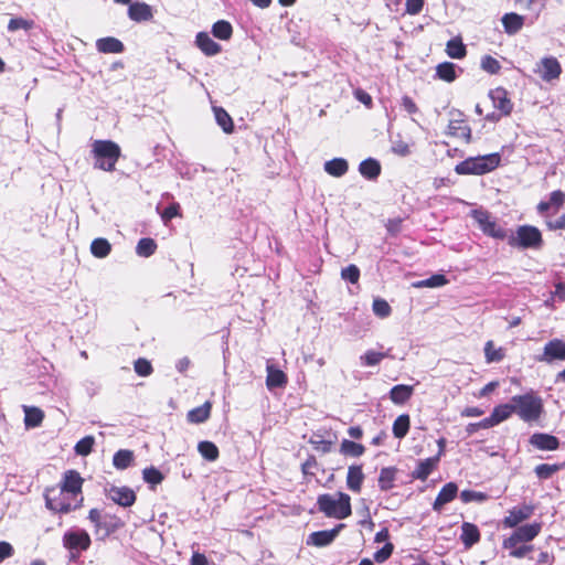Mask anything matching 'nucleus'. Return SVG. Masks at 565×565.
<instances>
[{
	"label": "nucleus",
	"mask_w": 565,
	"mask_h": 565,
	"mask_svg": "<svg viewBox=\"0 0 565 565\" xmlns=\"http://www.w3.org/2000/svg\"><path fill=\"white\" fill-rule=\"evenodd\" d=\"M460 499L465 503H469V502L482 503L488 500V494L484 492L475 491V490H463L460 493Z\"/></svg>",
	"instance_id": "nucleus-47"
},
{
	"label": "nucleus",
	"mask_w": 565,
	"mask_h": 565,
	"mask_svg": "<svg viewBox=\"0 0 565 565\" xmlns=\"http://www.w3.org/2000/svg\"><path fill=\"white\" fill-rule=\"evenodd\" d=\"M157 248V244L152 238H141L136 247V253L141 257L151 256Z\"/></svg>",
	"instance_id": "nucleus-43"
},
{
	"label": "nucleus",
	"mask_w": 565,
	"mask_h": 565,
	"mask_svg": "<svg viewBox=\"0 0 565 565\" xmlns=\"http://www.w3.org/2000/svg\"><path fill=\"white\" fill-rule=\"evenodd\" d=\"M111 246L105 238H95L90 245V252L95 257L104 258L110 253Z\"/></svg>",
	"instance_id": "nucleus-40"
},
{
	"label": "nucleus",
	"mask_w": 565,
	"mask_h": 565,
	"mask_svg": "<svg viewBox=\"0 0 565 565\" xmlns=\"http://www.w3.org/2000/svg\"><path fill=\"white\" fill-rule=\"evenodd\" d=\"M490 98L493 107L501 110L502 115L508 116L512 111V103L508 98V93L503 88H495L490 92Z\"/></svg>",
	"instance_id": "nucleus-17"
},
{
	"label": "nucleus",
	"mask_w": 565,
	"mask_h": 565,
	"mask_svg": "<svg viewBox=\"0 0 565 565\" xmlns=\"http://www.w3.org/2000/svg\"><path fill=\"white\" fill-rule=\"evenodd\" d=\"M512 403L514 413L524 422L536 420L542 413V399L532 394L514 396Z\"/></svg>",
	"instance_id": "nucleus-5"
},
{
	"label": "nucleus",
	"mask_w": 565,
	"mask_h": 565,
	"mask_svg": "<svg viewBox=\"0 0 565 565\" xmlns=\"http://www.w3.org/2000/svg\"><path fill=\"white\" fill-rule=\"evenodd\" d=\"M457 492L458 487L456 483L448 482L447 484H445L439 491L437 498L435 499L433 509L435 511H440L446 503L452 501L456 498Z\"/></svg>",
	"instance_id": "nucleus-21"
},
{
	"label": "nucleus",
	"mask_w": 565,
	"mask_h": 565,
	"mask_svg": "<svg viewBox=\"0 0 565 565\" xmlns=\"http://www.w3.org/2000/svg\"><path fill=\"white\" fill-rule=\"evenodd\" d=\"M211 407V403L205 402L203 405L191 409L188 413V420L194 424L204 423L210 417Z\"/></svg>",
	"instance_id": "nucleus-31"
},
{
	"label": "nucleus",
	"mask_w": 565,
	"mask_h": 565,
	"mask_svg": "<svg viewBox=\"0 0 565 565\" xmlns=\"http://www.w3.org/2000/svg\"><path fill=\"white\" fill-rule=\"evenodd\" d=\"M134 461V452L131 450L121 449L118 450L113 458V465L115 468L122 470L128 468Z\"/></svg>",
	"instance_id": "nucleus-36"
},
{
	"label": "nucleus",
	"mask_w": 565,
	"mask_h": 565,
	"mask_svg": "<svg viewBox=\"0 0 565 565\" xmlns=\"http://www.w3.org/2000/svg\"><path fill=\"white\" fill-rule=\"evenodd\" d=\"M143 480L152 486H157L162 482L163 475L154 467L146 468L142 471Z\"/></svg>",
	"instance_id": "nucleus-49"
},
{
	"label": "nucleus",
	"mask_w": 565,
	"mask_h": 565,
	"mask_svg": "<svg viewBox=\"0 0 565 565\" xmlns=\"http://www.w3.org/2000/svg\"><path fill=\"white\" fill-rule=\"evenodd\" d=\"M437 75L440 79L452 82L456 78L455 65L449 62L441 63L436 68Z\"/></svg>",
	"instance_id": "nucleus-45"
},
{
	"label": "nucleus",
	"mask_w": 565,
	"mask_h": 565,
	"mask_svg": "<svg viewBox=\"0 0 565 565\" xmlns=\"http://www.w3.org/2000/svg\"><path fill=\"white\" fill-rule=\"evenodd\" d=\"M512 413H514L513 403L497 406L491 415L495 419L497 424H500L501 422L508 419Z\"/></svg>",
	"instance_id": "nucleus-46"
},
{
	"label": "nucleus",
	"mask_w": 565,
	"mask_h": 565,
	"mask_svg": "<svg viewBox=\"0 0 565 565\" xmlns=\"http://www.w3.org/2000/svg\"><path fill=\"white\" fill-rule=\"evenodd\" d=\"M396 477V469L393 467H386L381 469L379 477V487L382 491H387L394 487Z\"/></svg>",
	"instance_id": "nucleus-32"
},
{
	"label": "nucleus",
	"mask_w": 565,
	"mask_h": 565,
	"mask_svg": "<svg viewBox=\"0 0 565 565\" xmlns=\"http://www.w3.org/2000/svg\"><path fill=\"white\" fill-rule=\"evenodd\" d=\"M447 54L452 58H462L466 55V46L459 39H451L446 45Z\"/></svg>",
	"instance_id": "nucleus-41"
},
{
	"label": "nucleus",
	"mask_w": 565,
	"mask_h": 565,
	"mask_svg": "<svg viewBox=\"0 0 565 565\" xmlns=\"http://www.w3.org/2000/svg\"><path fill=\"white\" fill-rule=\"evenodd\" d=\"M448 280L445 275L436 274L427 279L414 282L413 286L415 288H436L445 286Z\"/></svg>",
	"instance_id": "nucleus-39"
},
{
	"label": "nucleus",
	"mask_w": 565,
	"mask_h": 565,
	"mask_svg": "<svg viewBox=\"0 0 565 565\" xmlns=\"http://www.w3.org/2000/svg\"><path fill=\"white\" fill-rule=\"evenodd\" d=\"M341 452L352 457H360L364 452V446L348 439L341 443Z\"/></svg>",
	"instance_id": "nucleus-44"
},
{
	"label": "nucleus",
	"mask_w": 565,
	"mask_h": 565,
	"mask_svg": "<svg viewBox=\"0 0 565 565\" xmlns=\"http://www.w3.org/2000/svg\"><path fill=\"white\" fill-rule=\"evenodd\" d=\"M502 24H503L504 31L508 34L512 35V34L518 33L522 29V26L524 24V18L514 12L505 13L502 17Z\"/></svg>",
	"instance_id": "nucleus-25"
},
{
	"label": "nucleus",
	"mask_w": 565,
	"mask_h": 565,
	"mask_svg": "<svg viewBox=\"0 0 565 565\" xmlns=\"http://www.w3.org/2000/svg\"><path fill=\"white\" fill-rule=\"evenodd\" d=\"M539 360L548 363L554 360H565V342L559 339L547 342L543 355Z\"/></svg>",
	"instance_id": "nucleus-13"
},
{
	"label": "nucleus",
	"mask_w": 565,
	"mask_h": 565,
	"mask_svg": "<svg viewBox=\"0 0 565 565\" xmlns=\"http://www.w3.org/2000/svg\"><path fill=\"white\" fill-rule=\"evenodd\" d=\"M409 416L407 414L399 415L393 423V435L399 439L404 438L409 430Z\"/></svg>",
	"instance_id": "nucleus-35"
},
{
	"label": "nucleus",
	"mask_w": 565,
	"mask_h": 565,
	"mask_svg": "<svg viewBox=\"0 0 565 565\" xmlns=\"http://www.w3.org/2000/svg\"><path fill=\"white\" fill-rule=\"evenodd\" d=\"M501 163V154L493 152L484 156L470 157L455 167L458 174L482 175L495 170Z\"/></svg>",
	"instance_id": "nucleus-1"
},
{
	"label": "nucleus",
	"mask_w": 565,
	"mask_h": 565,
	"mask_svg": "<svg viewBox=\"0 0 565 565\" xmlns=\"http://www.w3.org/2000/svg\"><path fill=\"white\" fill-rule=\"evenodd\" d=\"M128 17L136 22L149 21L152 19L151 7L145 2L130 3L128 8Z\"/></svg>",
	"instance_id": "nucleus-20"
},
{
	"label": "nucleus",
	"mask_w": 565,
	"mask_h": 565,
	"mask_svg": "<svg viewBox=\"0 0 565 565\" xmlns=\"http://www.w3.org/2000/svg\"><path fill=\"white\" fill-rule=\"evenodd\" d=\"M424 6V0H406V12L411 15L418 14Z\"/></svg>",
	"instance_id": "nucleus-59"
},
{
	"label": "nucleus",
	"mask_w": 565,
	"mask_h": 565,
	"mask_svg": "<svg viewBox=\"0 0 565 565\" xmlns=\"http://www.w3.org/2000/svg\"><path fill=\"white\" fill-rule=\"evenodd\" d=\"M83 503V497L79 499L67 495L66 492L57 487H53L45 492V505L47 509L56 513H68Z\"/></svg>",
	"instance_id": "nucleus-4"
},
{
	"label": "nucleus",
	"mask_w": 565,
	"mask_h": 565,
	"mask_svg": "<svg viewBox=\"0 0 565 565\" xmlns=\"http://www.w3.org/2000/svg\"><path fill=\"white\" fill-rule=\"evenodd\" d=\"M108 497L119 505L130 507L136 501L134 490L128 487H111L108 490Z\"/></svg>",
	"instance_id": "nucleus-15"
},
{
	"label": "nucleus",
	"mask_w": 565,
	"mask_h": 565,
	"mask_svg": "<svg viewBox=\"0 0 565 565\" xmlns=\"http://www.w3.org/2000/svg\"><path fill=\"white\" fill-rule=\"evenodd\" d=\"M385 356L386 353L369 350L360 358V360L364 365L374 366L377 365Z\"/></svg>",
	"instance_id": "nucleus-48"
},
{
	"label": "nucleus",
	"mask_w": 565,
	"mask_h": 565,
	"mask_svg": "<svg viewBox=\"0 0 565 565\" xmlns=\"http://www.w3.org/2000/svg\"><path fill=\"white\" fill-rule=\"evenodd\" d=\"M481 68L490 74H497L501 66L498 60L490 55H486L481 58Z\"/></svg>",
	"instance_id": "nucleus-54"
},
{
	"label": "nucleus",
	"mask_w": 565,
	"mask_h": 565,
	"mask_svg": "<svg viewBox=\"0 0 565 565\" xmlns=\"http://www.w3.org/2000/svg\"><path fill=\"white\" fill-rule=\"evenodd\" d=\"M216 122L222 127L224 132L230 134L233 131L234 125L231 116L220 107L214 108Z\"/></svg>",
	"instance_id": "nucleus-42"
},
{
	"label": "nucleus",
	"mask_w": 565,
	"mask_h": 565,
	"mask_svg": "<svg viewBox=\"0 0 565 565\" xmlns=\"http://www.w3.org/2000/svg\"><path fill=\"white\" fill-rule=\"evenodd\" d=\"M33 26V22L30 20H25L23 18H13L9 21L8 30L10 32H15L18 30H30Z\"/></svg>",
	"instance_id": "nucleus-53"
},
{
	"label": "nucleus",
	"mask_w": 565,
	"mask_h": 565,
	"mask_svg": "<svg viewBox=\"0 0 565 565\" xmlns=\"http://www.w3.org/2000/svg\"><path fill=\"white\" fill-rule=\"evenodd\" d=\"M439 461V456L427 458L418 462L416 469L413 471L412 477L419 480H426L433 472Z\"/></svg>",
	"instance_id": "nucleus-22"
},
{
	"label": "nucleus",
	"mask_w": 565,
	"mask_h": 565,
	"mask_svg": "<svg viewBox=\"0 0 565 565\" xmlns=\"http://www.w3.org/2000/svg\"><path fill=\"white\" fill-rule=\"evenodd\" d=\"M94 443H95V439L93 436H86V437L82 438L75 445V452L81 456H87L88 454H90Z\"/></svg>",
	"instance_id": "nucleus-50"
},
{
	"label": "nucleus",
	"mask_w": 565,
	"mask_h": 565,
	"mask_svg": "<svg viewBox=\"0 0 565 565\" xmlns=\"http://www.w3.org/2000/svg\"><path fill=\"white\" fill-rule=\"evenodd\" d=\"M457 117H452L448 125L449 134L463 139L467 143L471 141V129L468 125H466L465 120L461 118L462 114L457 111Z\"/></svg>",
	"instance_id": "nucleus-14"
},
{
	"label": "nucleus",
	"mask_w": 565,
	"mask_h": 565,
	"mask_svg": "<svg viewBox=\"0 0 565 565\" xmlns=\"http://www.w3.org/2000/svg\"><path fill=\"white\" fill-rule=\"evenodd\" d=\"M195 44L206 56H214L221 52V45L207 32H199L195 36Z\"/></svg>",
	"instance_id": "nucleus-16"
},
{
	"label": "nucleus",
	"mask_w": 565,
	"mask_h": 565,
	"mask_svg": "<svg viewBox=\"0 0 565 565\" xmlns=\"http://www.w3.org/2000/svg\"><path fill=\"white\" fill-rule=\"evenodd\" d=\"M541 242V232L536 227L530 225L520 226L516 230L515 235H512L509 238V244L511 246H519L522 248L537 247Z\"/></svg>",
	"instance_id": "nucleus-7"
},
{
	"label": "nucleus",
	"mask_w": 565,
	"mask_h": 565,
	"mask_svg": "<svg viewBox=\"0 0 565 565\" xmlns=\"http://www.w3.org/2000/svg\"><path fill=\"white\" fill-rule=\"evenodd\" d=\"M344 524H338L334 529L313 532L309 535L307 543L315 546L329 545L339 535Z\"/></svg>",
	"instance_id": "nucleus-12"
},
{
	"label": "nucleus",
	"mask_w": 565,
	"mask_h": 565,
	"mask_svg": "<svg viewBox=\"0 0 565 565\" xmlns=\"http://www.w3.org/2000/svg\"><path fill=\"white\" fill-rule=\"evenodd\" d=\"M212 33L216 39L227 41L232 38L233 28L230 22L220 20L213 24Z\"/></svg>",
	"instance_id": "nucleus-33"
},
{
	"label": "nucleus",
	"mask_w": 565,
	"mask_h": 565,
	"mask_svg": "<svg viewBox=\"0 0 565 565\" xmlns=\"http://www.w3.org/2000/svg\"><path fill=\"white\" fill-rule=\"evenodd\" d=\"M341 277L352 284H356L360 278V269L355 265H349L341 270Z\"/></svg>",
	"instance_id": "nucleus-55"
},
{
	"label": "nucleus",
	"mask_w": 565,
	"mask_h": 565,
	"mask_svg": "<svg viewBox=\"0 0 565 565\" xmlns=\"http://www.w3.org/2000/svg\"><path fill=\"white\" fill-rule=\"evenodd\" d=\"M565 200V193L561 190L553 191L550 196V203L556 211L562 206Z\"/></svg>",
	"instance_id": "nucleus-58"
},
{
	"label": "nucleus",
	"mask_w": 565,
	"mask_h": 565,
	"mask_svg": "<svg viewBox=\"0 0 565 565\" xmlns=\"http://www.w3.org/2000/svg\"><path fill=\"white\" fill-rule=\"evenodd\" d=\"M348 168V162L343 158H334L324 163V171L335 178L344 175Z\"/></svg>",
	"instance_id": "nucleus-30"
},
{
	"label": "nucleus",
	"mask_w": 565,
	"mask_h": 565,
	"mask_svg": "<svg viewBox=\"0 0 565 565\" xmlns=\"http://www.w3.org/2000/svg\"><path fill=\"white\" fill-rule=\"evenodd\" d=\"M402 106L408 114H415L418 110L414 100L408 96L403 97Z\"/></svg>",
	"instance_id": "nucleus-64"
},
{
	"label": "nucleus",
	"mask_w": 565,
	"mask_h": 565,
	"mask_svg": "<svg viewBox=\"0 0 565 565\" xmlns=\"http://www.w3.org/2000/svg\"><path fill=\"white\" fill-rule=\"evenodd\" d=\"M198 450L200 455L209 461H215L218 458V448L212 441H200L198 445Z\"/></svg>",
	"instance_id": "nucleus-37"
},
{
	"label": "nucleus",
	"mask_w": 565,
	"mask_h": 565,
	"mask_svg": "<svg viewBox=\"0 0 565 565\" xmlns=\"http://www.w3.org/2000/svg\"><path fill=\"white\" fill-rule=\"evenodd\" d=\"M24 412V425L26 428L39 427L44 418L42 409L35 406H23Z\"/></svg>",
	"instance_id": "nucleus-28"
},
{
	"label": "nucleus",
	"mask_w": 565,
	"mask_h": 565,
	"mask_svg": "<svg viewBox=\"0 0 565 565\" xmlns=\"http://www.w3.org/2000/svg\"><path fill=\"white\" fill-rule=\"evenodd\" d=\"M561 64L555 57H544L537 64L536 72L544 81H552L559 76L561 74Z\"/></svg>",
	"instance_id": "nucleus-11"
},
{
	"label": "nucleus",
	"mask_w": 565,
	"mask_h": 565,
	"mask_svg": "<svg viewBox=\"0 0 565 565\" xmlns=\"http://www.w3.org/2000/svg\"><path fill=\"white\" fill-rule=\"evenodd\" d=\"M552 299H557L558 301H565V284L558 282L555 285V290L552 292Z\"/></svg>",
	"instance_id": "nucleus-63"
},
{
	"label": "nucleus",
	"mask_w": 565,
	"mask_h": 565,
	"mask_svg": "<svg viewBox=\"0 0 565 565\" xmlns=\"http://www.w3.org/2000/svg\"><path fill=\"white\" fill-rule=\"evenodd\" d=\"M364 480L361 466H350L347 475V486L353 492H360Z\"/></svg>",
	"instance_id": "nucleus-24"
},
{
	"label": "nucleus",
	"mask_w": 565,
	"mask_h": 565,
	"mask_svg": "<svg viewBox=\"0 0 565 565\" xmlns=\"http://www.w3.org/2000/svg\"><path fill=\"white\" fill-rule=\"evenodd\" d=\"M461 541L467 548H470L472 545L479 542L480 532L478 527L469 522H463L461 526Z\"/></svg>",
	"instance_id": "nucleus-26"
},
{
	"label": "nucleus",
	"mask_w": 565,
	"mask_h": 565,
	"mask_svg": "<svg viewBox=\"0 0 565 565\" xmlns=\"http://www.w3.org/2000/svg\"><path fill=\"white\" fill-rule=\"evenodd\" d=\"M83 478L75 470H68L64 475L62 484L58 487L61 490L66 492L67 495H73L79 499L82 492Z\"/></svg>",
	"instance_id": "nucleus-10"
},
{
	"label": "nucleus",
	"mask_w": 565,
	"mask_h": 565,
	"mask_svg": "<svg viewBox=\"0 0 565 565\" xmlns=\"http://www.w3.org/2000/svg\"><path fill=\"white\" fill-rule=\"evenodd\" d=\"M96 47L100 53H121L124 51L122 42L113 36L98 39Z\"/></svg>",
	"instance_id": "nucleus-27"
},
{
	"label": "nucleus",
	"mask_w": 565,
	"mask_h": 565,
	"mask_svg": "<svg viewBox=\"0 0 565 565\" xmlns=\"http://www.w3.org/2000/svg\"><path fill=\"white\" fill-rule=\"evenodd\" d=\"M541 531L540 523L525 524L518 527L513 534L504 540L503 547L504 548H513L520 542H529L532 541L535 536L539 535Z\"/></svg>",
	"instance_id": "nucleus-8"
},
{
	"label": "nucleus",
	"mask_w": 565,
	"mask_h": 565,
	"mask_svg": "<svg viewBox=\"0 0 565 565\" xmlns=\"http://www.w3.org/2000/svg\"><path fill=\"white\" fill-rule=\"evenodd\" d=\"M92 154L95 159V168L103 171H114L120 158V147L111 140H95L92 143Z\"/></svg>",
	"instance_id": "nucleus-2"
},
{
	"label": "nucleus",
	"mask_w": 565,
	"mask_h": 565,
	"mask_svg": "<svg viewBox=\"0 0 565 565\" xmlns=\"http://www.w3.org/2000/svg\"><path fill=\"white\" fill-rule=\"evenodd\" d=\"M89 521L95 525L96 532L103 529L102 513L97 509H92L88 513Z\"/></svg>",
	"instance_id": "nucleus-61"
},
{
	"label": "nucleus",
	"mask_w": 565,
	"mask_h": 565,
	"mask_svg": "<svg viewBox=\"0 0 565 565\" xmlns=\"http://www.w3.org/2000/svg\"><path fill=\"white\" fill-rule=\"evenodd\" d=\"M13 555V547L10 543L1 541L0 542V562L3 559L11 557Z\"/></svg>",
	"instance_id": "nucleus-62"
},
{
	"label": "nucleus",
	"mask_w": 565,
	"mask_h": 565,
	"mask_svg": "<svg viewBox=\"0 0 565 565\" xmlns=\"http://www.w3.org/2000/svg\"><path fill=\"white\" fill-rule=\"evenodd\" d=\"M472 216L484 234L501 239L505 237V231L495 223L488 212L476 210L473 211Z\"/></svg>",
	"instance_id": "nucleus-9"
},
{
	"label": "nucleus",
	"mask_w": 565,
	"mask_h": 565,
	"mask_svg": "<svg viewBox=\"0 0 565 565\" xmlns=\"http://www.w3.org/2000/svg\"><path fill=\"white\" fill-rule=\"evenodd\" d=\"M373 312L380 318H386L391 315V306L384 299L377 298L373 301Z\"/></svg>",
	"instance_id": "nucleus-52"
},
{
	"label": "nucleus",
	"mask_w": 565,
	"mask_h": 565,
	"mask_svg": "<svg viewBox=\"0 0 565 565\" xmlns=\"http://www.w3.org/2000/svg\"><path fill=\"white\" fill-rule=\"evenodd\" d=\"M179 204L178 203H173L171 205H169L161 214V217L164 222H168L170 221L171 218L175 217L179 215Z\"/></svg>",
	"instance_id": "nucleus-60"
},
{
	"label": "nucleus",
	"mask_w": 565,
	"mask_h": 565,
	"mask_svg": "<svg viewBox=\"0 0 565 565\" xmlns=\"http://www.w3.org/2000/svg\"><path fill=\"white\" fill-rule=\"evenodd\" d=\"M484 355L488 363L500 362L504 358V350L502 348H495L492 340L486 342Z\"/></svg>",
	"instance_id": "nucleus-38"
},
{
	"label": "nucleus",
	"mask_w": 565,
	"mask_h": 565,
	"mask_svg": "<svg viewBox=\"0 0 565 565\" xmlns=\"http://www.w3.org/2000/svg\"><path fill=\"white\" fill-rule=\"evenodd\" d=\"M564 465H547L542 463L535 467V473L541 479H547L553 473L558 471Z\"/></svg>",
	"instance_id": "nucleus-51"
},
{
	"label": "nucleus",
	"mask_w": 565,
	"mask_h": 565,
	"mask_svg": "<svg viewBox=\"0 0 565 565\" xmlns=\"http://www.w3.org/2000/svg\"><path fill=\"white\" fill-rule=\"evenodd\" d=\"M393 550H394V546L392 543L390 542H386V544L381 548L377 552H375L374 554V559L377 562V563H383L385 562L386 559L390 558V556L392 555L393 553Z\"/></svg>",
	"instance_id": "nucleus-57"
},
{
	"label": "nucleus",
	"mask_w": 565,
	"mask_h": 565,
	"mask_svg": "<svg viewBox=\"0 0 565 565\" xmlns=\"http://www.w3.org/2000/svg\"><path fill=\"white\" fill-rule=\"evenodd\" d=\"M135 371L140 376H148L152 372V366L150 362L146 359H138L135 362Z\"/></svg>",
	"instance_id": "nucleus-56"
},
{
	"label": "nucleus",
	"mask_w": 565,
	"mask_h": 565,
	"mask_svg": "<svg viewBox=\"0 0 565 565\" xmlns=\"http://www.w3.org/2000/svg\"><path fill=\"white\" fill-rule=\"evenodd\" d=\"M359 171L363 177L374 179L380 174L381 166L376 160L370 158L360 163Z\"/></svg>",
	"instance_id": "nucleus-34"
},
{
	"label": "nucleus",
	"mask_w": 565,
	"mask_h": 565,
	"mask_svg": "<svg viewBox=\"0 0 565 565\" xmlns=\"http://www.w3.org/2000/svg\"><path fill=\"white\" fill-rule=\"evenodd\" d=\"M533 513V508L524 505L522 508H514L509 511V514L504 518L503 524L507 527H515L519 523L529 519Z\"/></svg>",
	"instance_id": "nucleus-18"
},
{
	"label": "nucleus",
	"mask_w": 565,
	"mask_h": 565,
	"mask_svg": "<svg viewBox=\"0 0 565 565\" xmlns=\"http://www.w3.org/2000/svg\"><path fill=\"white\" fill-rule=\"evenodd\" d=\"M266 371V385L268 388L281 387L286 385L287 376L281 370H278L274 365L268 364Z\"/></svg>",
	"instance_id": "nucleus-29"
},
{
	"label": "nucleus",
	"mask_w": 565,
	"mask_h": 565,
	"mask_svg": "<svg viewBox=\"0 0 565 565\" xmlns=\"http://www.w3.org/2000/svg\"><path fill=\"white\" fill-rule=\"evenodd\" d=\"M530 444L540 450H555L559 446V441L555 436L541 433L533 434L530 438Z\"/></svg>",
	"instance_id": "nucleus-19"
},
{
	"label": "nucleus",
	"mask_w": 565,
	"mask_h": 565,
	"mask_svg": "<svg viewBox=\"0 0 565 565\" xmlns=\"http://www.w3.org/2000/svg\"><path fill=\"white\" fill-rule=\"evenodd\" d=\"M318 507L327 516L338 520L348 518L352 512L351 499L343 492L319 495Z\"/></svg>",
	"instance_id": "nucleus-3"
},
{
	"label": "nucleus",
	"mask_w": 565,
	"mask_h": 565,
	"mask_svg": "<svg viewBox=\"0 0 565 565\" xmlns=\"http://www.w3.org/2000/svg\"><path fill=\"white\" fill-rule=\"evenodd\" d=\"M414 387L411 385L398 384L391 388L390 398L396 405L405 404L413 395Z\"/></svg>",
	"instance_id": "nucleus-23"
},
{
	"label": "nucleus",
	"mask_w": 565,
	"mask_h": 565,
	"mask_svg": "<svg viewBox=\"0 0 565 565\" xmlns=\"http://www.w3.org/2000/svg\"><path fill=\"white\" fill-rule=\"evenodd\" d=\"M90 543L89 534L82 529L67 531L63 535V546L70 551L73 558L77 557L81 552L87 551Z\"/></svg>",
	"instance_id": "nucleus-6"
}]
</instances>
